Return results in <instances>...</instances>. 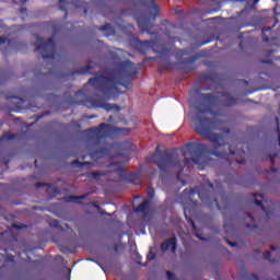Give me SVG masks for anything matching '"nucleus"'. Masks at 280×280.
I'll list each match as a JSON object with an SVG mask.
<instances>
[{
    "label": "nucleus",
    "mask_w": 280,
    "mask_h": 280,
    "mask_svg": "<svg viewBox=\"0 0 280 280\" xmlns=\"http://www.w3.org/2000/svg\"><path fill=\"white\" fill-rule=\"evenodd\" d=\"M199 97L205 104H199L195 107L196 116L192 118L194 129L200 137L208 139V141L212 143L213 149L209 148V144L188 142L185 144V149L192 158H186L183 162L178 159V154L168 151H159V148L155 153L150 155V162L154 163L161 172H167V167H176L177 178H180V174H183L185 167L191 170L192 163L197 165L198 170H205V167L213 161V159L209 158L207 154L215 156L217 159H226V161H229V156H235V154H237L236 151L231 149V143H226L224 136L213 133V130H220L224 132V135H230L231 129H220V126L223 124L222 120L207 117V115L211 113V106H213L218 100H220L222 106L231 108V106L237 105V98L233 97L229 92H218L217 94L201 93Z\"/></svg>",
    "instance_id": "f257e3e1"
},
{
    "label": "nucleus",
    "mask_w": 280,
    "mask_h": 280,
    "mask_svg": "<svg viewBox=\"0 0 280 280\" xmlns=\"http://www.w3.org/2000/svg\"><path fill=\"white\" fill-rule=\"evenodd\" d=\"M91 69H93V60H89L85 67L73 70L68 75H96L89 79L88 84L100 91L107 100L119 93V86L130 89L132 86L130 79L137 74V68L130 60L118 63L116 69L107 72V75L91 73Z\"/></svg>",
    "instance_id": "f03ea898"
},
{
    "label": "nucleus",
    "mask_w": 280,
    "mask_h": 280,
    "mask_svg": "<svg viewBox=\"0 0 280 280\" xmlns=\"http://www.w3.org/2000/svg\"><path fill=\"white\" fill-rule=\"evenodd\" d=\"M128 129H121L108 125L106 122L100 124L97 127H92L85 130L88 136V152L93 161L100 159H112L113 148L115 144L106 143L109 135H124Z\"/></svg>",
    "instance_id": "7ed1b4c3"
},
{
    "label": "nucleus",
    "mask_w": 280,
    "mask_h": 280,
    "mask_svg": "<svg viewBox=\"0 0 280 280\" xmlns=\"http://www.w3.org/2000/svg\"><path fill=\"white\" fill-rule=\"evenodd\" d=\"M198 194L201 202H203L208 209H213V207H217L219 211H222V208L220 207V203L218 202V199L215 198V188H213V184L211 182H208V184H205L201 188H190L185 189L183 191V197L188 196L189 200L194 198Z\"/></svg>",
    "instance_id": "20e7f679"
},
{
    "label": "nucleus",
    "mask_w": 280,
    "mask_h": 280,
    "mask_svg": "<svg viewBox=\"0 0 280 280\" xmlns=\"http://www.w3.org/2000/svg\"><path fill=\"white\" fill-rule=\"evenodd\" d=\"M145 8H148L149 12L152 14V16H148L144 14H140L136 18V21L138 23V27L143 33L147 32V34H150V30L154 27V23L156 22V16L160 14L161 9H159V5L154 0H147L144 2Z\"/></svg>",
    "instance_id": "39448f33"
},
{
    "label": "nucleus",
    "mask_w": 280,
    "mask_h": 280,
    "mask_svg": "<svg viewBox=\"0 0 280 280\" xmlns=\"http://www.w3.org/2000/svg\"><path fill=\"white\" fill-rule=\"evenodd\" d=\"M71 106H85V108H103V110H106L107 113H110V110H114L115 113H119L121 110V107H119L116 104L107 103L104 100H97L94 97H88L85 100L80 101H70Z\"/></svg>",
    "instance_id": "423d86ee"
},
{
    "label": "nucleus",
    "mask_w": 280,
    "mask_h": 280,
    "mask_svg": "<svg viewBox=\"0 0 280 280\" xmlns=\"http://www.w3.org/2000/svg\"><path fill=\"white\" fill-rule=\"evenodd\" d=\"M34 46L35 51H40L44 60H56V42L52 37L45 40L37 36V43Z\"/></svg>",
    "instance_id": "0eeeda50"
},
{
    "label": "nucleus",
    "mask_w": 280,
    "mask_h": 280,
    "mask_svg": "<svg viewBox=\"0 0 280 280\" xmlns=\"http://www.w3.org/2000/svg\"><path fill=\"white\" fill-rule=\"evenodd\" d=\"M113 167L115 168L116 174L120 176V178H124L127 183H133L135 185H139V173H126V168L124 166V163L121 162H114Z\"/></svg>",
    "instance_id": "6e6552de"
},
{
    "label": "nucleus",
    "mask_w": 280,
    "mask_h": 280,
    "mask_svg": "<svg viewBox=\"0 0 280 280\" xmlns=\"http://www.w3.org/2000/svg\"><path fill=\"white\" fill-rule=\"evenodd\" d=\"M160 60L162 62H160L158 71H159V73H163V71H167V69H170V67H172V63L170 62V50L168 49H164L161 51Z\"/></svg>",
    "instance_id": "1a4fd4ad"
},
{
    "label": "nucleus",
    "mask_w": 280,
    "mask_h": 280,
    "mask_svg": "<svg viewBox=\"0 0 280 280\" xmlns=\"http://www.w3.org/2000/svg\"><path fill=\"white\" fill-rule=\"evenodd\" d=\"M152 43H154V40H139L136 39L135 40V49L137 51H139V54H141L142 56H145V54H148V49H150V47H152Z\"/></svg>",
    "instance_id": "9d476101"
},
{
    "label": "nucleus",
    "mask_w": 280,
    "mask_h": 280,
    "mask_svg": "<svg viewBox=\"0 0 280 280\" xmlns=\"http://www.w3.org/2000/svg\"><path fill=\"white\" fill-rule=\"evenodd\" d=\"M177 238L176 236H173L171 238L165 240L162 244H161V250L162 253H166V250L168 248H171L172 253H176V248H177Z\"/></svg>",
    "instance_id": "9b49d317"
},
{
    "label": "nucleus",
    "mask_w": 280,
    "mask_h": 280,
    "mask_svg": "<svg viewBox=\"0 0 280 280\" xmlns=\"http://www.w3.org/2000/svg\"><path fill=\"white\" fill-rule=\"evenodd\" d=\"M198 58H200V55L196 54L191 57L183 59L182 65H184L186 73H189V71H194V65H196V60H198Z\"/></svg>",
    "instance_id": "f8f14e48"
},
{
    "label": "nucleus",
    "mask_w": 280,
    "mask_h": 280,
    "mask_svg": "<svg viewBox=\"0 0 280 280\" xmlns=\"http://www.w3.org/2000/svg\"><path fill=\"white\" fill-rule=\"evenodd\" d=\"M88 195L82 196H73L70 195L68 197H65L66 202H73L74 205H82V201L80 200H86Z\"/></svg>",
    "instance_id": "ddd939ff"
},
{
    "label": "nucleus",
    "mask_w": 280,
    "mask_h": 280,
    "mask_svg": "<svg viewBox=\"0 0 280 280\" xmlns=\"http://www.w3.org/2000/svg\"><path fill=\"white\" fill-rule=\"evenodd\" d=\"M150 208V199H144L137 208H135L136 213H145Z\"/></svg>",
    "instance_id": "4468645a"
},
{
    "label": "nucleus",
    "mask_w": 280,
    "mask_h": 280,
    "mask_svg": "<svg viewBox=\"0 0 280 280\" xmlns=\"http://www.w3.org/2000/svg\"><path fill=\"white\" fill-rule=\"evenodd\" d=\"M201 80L206 82H218V74L215 72L202 73Z\"/></svg>",
    "instance_id": "2eb2a0df"
},
{
    "label": "nucleus",
    "mask_w": 280,
    "mask_h": 280,
    "mask_svg": "<svg viewBox=\"0 0 280 280\" xmlns=\"http://www.w3.org/2000/svg\"><path fill=\"white\" fill-rule=\"evenodd\" d=\"M100 32H105V36H115V28L110 24L98 27Z\"/></svg>",
    "instance_id": "dca6fc26"
},
{
    "label": "nucleus",
    "mask_w": 280,
    "mask_h": 280,
    "mask_svg": "<svg viewBox=\"0 0 280 280\" xmlns=\"http://www.w3.org/2000/svg\"><path fill=\"white\" fill-rule=\"evenodd\" d=\"M15 138H16V133L7 131L0 137V143H3L4 141H13V139Z\"/></svg>",
    "instance_id": "f3484780"
},
{
    "label": "nucleus",
    "mask_w": 280,
    "mask_h": 280,
    "mask_svg": "<svg viewBox=\"0 0 280 280\" xmlns=\"http://www.w3.org/2000/svg\"><path fill=\"white\" fill-rule=\"evenodd\" d=\"M257 207H260L261 210L266 213L268 220H270V215H272V211L267 210L266 207H264V202L261 200H255L254 201Z\"/></svg>",
    "instance_id": "a211bd4d"
},
{
    "label": "nucleus",
    "mask_w": 280,
    "mask_h": 280,
    "mask_svg": "<svg viewBox=\"0 0 280 280\" xmlns=\"http://www.w3.org/2000/svg\"><path fill=\"white\" fill-rule=\"evenodd\" d=\"M71 165H77V167H89L95 165L93 162H80V160H74Z\"/></svg>",
    "instance_id": "6ab92c4d"
},
{
    "label": "nucleus",
    "mask_w": 280,
    "mask_h": 280,
    "mask_svg": "<svg viewBox=\"0 0 280 280\" xmlns=\"http://www.w3.org/2000/svg\"><path fill=\"white\" fill-rule=\"evenodd\" d=\"M49 226H51V229H59L62 231V225H60V221H58L57 219H51L49 221Z\"/></svg>",
    "instance_id": "aec40b11"
},
{
    "label": "nucleus",
    "mask_w": 280,
    "mask_h": 280,
    "mask_svg": "<svg viewBox=\"0 0 280 280\" xmlns=\"http://www.w3.org/2000/svg\"><path fill=\"white\" fill-rule=\"evenodd\" d=\"M272 27H264L262 28V40L264 43H270V37H268V35H266V32H271Z\"/></svg>",
    "instance_id": "412c9836"
},
{
    "label": "nucleus",
    "mask_w": 280,
    "mask_h": 280,
    "mask_svg": "<svg viewBox=\"0 0 280 280\" xmlns=\"http://www.w3.org/2000/svg\"><path fill=\"white\" fill-rule=\"evenodd\" d=\"M60 7L59 9L65 12V19H67V15L69 14V11L67 10V7H65V4H67L66 0H59Z\"/></svg>",
    "instance_id": "4be33fe9"
},
{
    "label": "nucleus",
    "mask_w": 280,
    "mask_h": 280,
    "mask_svg": "<svg viewBox=\"0 0 280 280\" xmlns=\"http://www.w3.org/2000/svg\"><path fill=\"white\" fill-rule=\"evenodd\" d=\"M187 213H191V209H189L186 205H184V214L186 220H189L192 224V229H196V223H194V221L191 219L187 218Z\"/></svg>",
    "instance_id": "5701e85b"
},
{
    "label": "nucleus",
    "mask_w": 280,
    "mask_h": 280,
    "mask_svg": "<svg viewBox=\"0 0 280 280\" xmlns=\"http://www.w3.org/2000/svg\"><path fill=\"white\" fill-rule=\"evenodd\" d=\"M183 56H189V50H187V49H178L176 51V58H183Z\"/></svg>",
    "instance_id": "b1692460"
},
{
    "label": "nucleus",
    "mask_w": 280,
    "mask_h": 280,
    "mask_svg": "<svg viewBox=\"0 0 280 280\" xmlns=\"http://www.w3.org/2000/svg\"><path fill=\"white\" fill-rule=\"evenodd\" d=\"M5 43L8 44L9 47L10 45H12V40L8 39V37H0V45H5Z\"/></svg>",
    "instance_id": "393cba45"
},
{
    "label": "nucleus",
    "mask_w": 280,
    "mask_h": 280,
    "mask_svg": "<svg viewBox=\"0 0 280 280\" xmlns=\"http://www.w3.org/2000/svg\"><path fill=\"white\" fill-rule=\"evenodd\" d=\"M270 257H272V253H270V250H267L264 254V259H267V261H270L271 264H275V260H270Z\"/></svg>",
    "instance_id": "a878e982"
},
{
    "label": "nucleus",
    "mask_w": 280,
    "mask_h": 280,
    "mask_svg": "<svg viewBox=\"0 0 280 280\" xmlns=\"http://www.w3.org/2000/svg\"><path fill=\"white\" fill-rule=\"evenodd\" d=\"M5 264H14V256L13 255H7L5 256Z\"/></svg>",
    "instance_id": "bb28decb"
},
{
    "label": "nucleus",
    "mask_w": 280,
    "mask_h": 280,
    "mask_svg": "<svg viewBox=\"0 0 280 280\" xmlns=\"http://www.w3.org/2000/svg\"><path fill=\"white\" fill-rule=\"evenodd\" d=\"M166 277L168 280H176V275L172 271H166Z\"/></svg>",
    "instance_id": "cd10ccee"
},
{
    "label": "nucleus",
    "mask_w": 280,
    "mask_h": 280,
    "mask_svg": "<svg viewBox=\"0 0 280 280\" xmlns=\"http://www.w3.org/2000/svg\"><path fill=\"white\" fill-rule=\"evenodd\" d=\"M153 259H156V254L150 252V254L147 256L148 261H153Z\"/></svg>",
    "instance_id": "c85d7f7f"
},
{
    "label": "nucleus",
    "mask_w": 280,
    "mask_h": 280,
    "mask_svg": "<svg viewBox=\"0 0 280 280\" xmlns=\"http://www.w3.org/2000/svg\"><path fill=\"white\" fill-rule=\"evenodd\" d=\"M147 194L149 198H154V194H155L154 188H148Z\"/></svg>",
    "instance_id": "c756f323"
},
{
    "label": "nucleus",
    "mask_w": 280,
    "mask_h": 280,
    "mask_svg": "<svg viewBox=\"0 0 280 280\" xmlns=\"http://www.w3.org/2000/svg\"><path fill=\"white\" fill-rule=\"evenodd\" d=\"M90 176L92 178H100V176H102V173H100V172H92V173H90Z\"/></svg>",
    "instance_id": "7c9ffc66"
},
{
    "label": "nucleus",
    "mask_w": 280,
    "mask_h": 280,
    "mask_svg": "<svg viewBox=\"0 0 280 280\" xmlns=\"http://www.w3.org/2000/svg\"><path fill=\"white\" fill-rule=\"evenodd\" d=\"M247 279L248 280H259V277H257V275H255V273H252V275L248 276Z\"/></svg>",
    "instance_id": "2f4dec72"
},
{
    "label": "nucleus",
    "mask_w": 280,
    "mask_h": 280,
    "mask_svg": "<svg viewBox=\"0 0 280 280\" xmlns=\"http://www.w3.org/2000/svg\"><path fill=\"white\" fill-rule=\"evenodd\" d=\"M40 261L39 260H34V261H32V266H33V268H38V266H40Z\"/></svg>",
    "instance_id": "473e14b6"
},
{
    "label": "nucleus",
    "mask_w": 280,
    "mask_h": 280,
    "mask_svg": "<svg viewBox=\"0 0 280 280\" xmlns=\"http://www.w3.org/2000/svg\"><path fill=\"white\" fill-rule=\"evenodd\" d=\"M224 240H225V242H226L230 246H232V247L237 246V243H236V242H230L229 238H224Z\"/></svg>",
    "instance_id": "72a5a7b5"
},
{
    "label": "nucleus",
    "mask_w": 280,
    "mask_h": 280,
    "mask_svg": "<svg viewBox=\"0 0 280 280\" xmlns=\"http://www.w3.org/2000/svg\"><path fill=\"white\" fill-rule=\"evenodd\" d=\"M273 54H275V50L272 49L266 50L267 58H270V56H272Z\"/></svg>",
    "instance_id": "f704fd0d"
},
{
    "label": "nucleus",
    "mask_w": 280,
    "mask_h": 280,
    "mask_svg": "<svg viewBox=\"0 0 280 280\" xmlns=\"http://www.w3.org/2000/svg\"><path fill=\"white\" fill-rule=\"evenodd\" d=\"M84 95V90H79L77 93H75V97H80Z\"/></svg>",
    "instance_id": "c9c22d12"
},
{
    "label": "nucleus",
    "mask_w": 280,
    "mask_h": 280,
    "mask_svg": "<svg viewBox=\"0 0 280 280\" xmlns=\"http://www.w3.org/2000/svg\"><path fill=\"white\" fill-rule=\"evenodd\" d=\"M262 65H272V59L269 60H261L260 61Z\"/></svg>",
    "instance_id": "e433bc0d"
},
{
    "label": "nucleus",
    "mask_w": 280,
    "mask_h": 280,
    "mask_svg": "<svg viewBox=\"0 0 280 280\" xmlns=\"http://www.w3.org/2000/svg\"><path fill=\"white\" fill-rule=\"evenodd\" d=\"M45 183H36L35 184V187L37 188V189H39V187H45Z\"/></svg>",
    "instance_id": "4c0bfd02"
},
{
    "label": "nucleus",
    "mask_w": 280,
    "mask_h": 280,
    "mask_svg": "<svg viewBox=\"0 0 280 280\" xmlns=\"http://www.w3.org/2000/svg\"><path fill=\"white\" fill-rule=\"evenodd\" d=\"M246 228H247V229H257L258 226H257V224H250V223H248V224L246 225Z\"/></svg>",
    "instance_id": "58836bf2"
},
{
    "label": "nucleus",
    "mask_w": 280,
    "mask_h": 280,
    "mask_svg": "<svg viewBox=\"0 0 280 280\" xmlns=\"http://www.w3.org/2000/svg\"><path fill=\"white\" fill-rule=\"evenodd\" d=\"M246 163V161L245 160H236V164L237 165H244Z\"/></svg>",
    "instance_id": "ea45409f"
},
{
    "label": "nucleus",
    "mask_w": 280,
    "mask_h": 280,
    "mask_svg": "<svg viewBox=\"0 0 280 280\" xmlns=\"http://www.w3.org/2000/svg\"><path fill=\"white\" fill-rule=\"evenodd\" d=\"M277 155H270V163H271V165H275V158H276Z\"/></svg>",
    "instance_id": "a19ab883"
},
{
    "label": "nucleus",
    "mask_w": 280,
    "mask_h": 280,
    "mask_svg": "<svg viewBox=\"0 0 280 280\" xmlns=\"http://www.w3.org/2000/svg\"><path fill=\"white\" fill-rule=\"evenodd\" d=\"M9 100H20V102H23V98H21V97H15V96H10Z\"/></svg>",
    "instance_id": "79ce46f5"
},
{
    "label": "nucleus",
    "mask_w": 280,
    "mask_h": 280,
    "mask_svg": "<svg viewBox=\"0 0 280 280\" xmlns=\"http://www.w3.org/2000/svg\"><path fill=\"white\" fill-rule=\"evenodd\" d=\"M241 83L245 84V86H248V81L246 80H240Z\"/></svg>",
    "instance_id": "37998d69"
},
{
    "label": "nucleus",
    "mask_w": 280,
    "mask_h": 280,
    "mask_svg": "<svg viewBox=\"0 0 280 280\" xmlns=\"http://www.w3.org/2000/svg\"><path fill=\"white\" fill-rule=\"evenodd\" d=\"M190 205H192L194 207H197L198 201H194V200L190 199Z\"/></svg>",
    "instance_id": "c03bdc74"
},
{
    "label": "nucleus",
    "mask_w": 280,
    "mask_h": 280,
    "mask_svg": "<svg viewBox=\"0 0 280 280\" xmlns=\"http://www.w3.org/2000/svg\"><path fill=\"white\" fill-rule=\"evenodd\" d=\"M247 215H248L249 219H252V221L255 220V217H253L252 213H247Z\"/></svg>",
    "instance_id": "a18cd8bd"
},
{
    "label": "nucleus",
    "mask_w": 280,
    "mask_h": 280,
    "mask_svg": "<svg viewBox=\"0 0 280 280\" xmlns=\"http://www.w3.org/2000/svg\"><path fill=\"white\" fill-rule=\"evenodd\" d=\"M197 237L199 238V240H201L202 242H205L207 238H205V237H201V236H199L198 234H197Z\"/></svg>",
    "instance_id": "49530a36"
},
{
    "label": "nucleus",
    "mask_w": 280,
    "mask_h": 280,
    "mask_svg": "<svg viewBox=\"0 0 280 280\" xmlns=\"http://www.w3.org/2000/svg\"><path fill=\"white\" fill-rule=\"evenodd\" d=\"M3 259H5V256L0 254V261H2Z\"/></svg>",
    "instance_id": "de8ad7c7"
},
{
    "label": "nucleus",
    "mask_w": 280,
    "mask_h": 280,
    "mask_svg": "<svg viewBox=\"0 0 280 280\" xmlns=\"http://www.w3.org/2000/svg\"><path fill=\"white\" fill-rule=\"evenodd\" d=\"M39 77H40V72H36L35 78H39Z\"/></svg>",
    "instance_id": "09e8293b"
},
{
    "label": "nucleus",
    "mask_w": 280,
    "mask_h": 280,
    "mask_svg": "<svg viewBox=\"0 0 280 280\" xmlns=\"http://www.w3.org/2000/svg\"><path fill=\"white\" fill-rule=\"evenodd\" d=\"M271 250H277V247L275 245H271Z\"/></svg>",
    "instance_id": "8fccbe9b"
},
{
    "label": "nucleus",
    "mask_w": 280,
    "mask_h": 280,
    "mask_svg": "<svg viewBox=\"0 0 280 280\" xmlns=\"http://www.w3.org/2000/svg\"><path fill=\"white\" fill-rule=\"evenodd\" d=\"M14 229H21V226H19L18 224H13Z\"/></svg>",
    "instance_id": "3c124183"
},
{
    "label": "nucleus",
    "mask_w": 280,
    "mask_h": 280,
    "mask_svg": "<svg viewBox=\"0 0 280 280\" xmlns=\"http://www.w3.org/2000/svg\"><path fill=\"white\" fill-rule=\"evenodd\" d=\"M1 51H2V54H5V48H3V47H1Z\"/></svg>",
    "instance_id": "603ef678"
},
{
    "label": "nucleus",
    "mask_w": 280,
    "mask_h": 280,
    "mask_svg": "<svg viewBox=\"0 0 280 280\" xmlns=\"http://www.w3.org/2000/svg\"><path fill=\"white\" fill-rule=\"evenodd\" d=\"M257 3H259V0H254V4H257Z\"/></svg>",
    "instance_id": "864d4df0"
},
{
    "label": "nucleus",
    "mask_w": 280,
    "mask_h": 280,
    "mask_svg": "<svg viewBox=\"0 0 280 280\" xmlns=\"http://www.w3.org/2000/svg\"><path fill=\"white\" fill-rule=\"evenodd\" d=\"M257 196L261 197V195L254 194V198H257Z\"/></svg>",
    "instance_id": "5fc2aeb1"
},
{
    "label": "nucleus",
    "mask_w": 280,
    "mask_h": 280,
    "mask_svg": "<svg viewBox=\"0 0 280 280\" xmlns=\"http://www.w3.org/2000/svg\"><path fill=\"white\" fill-rule=\"evenodd\" d=\"M217 20H218V18H212V19H211V21H217Z\"/></svg>",
    "instance_id": "6e6d98bb"
},
{
    "label": "nucleus",
    "mask_w": 280,
    "mask_h": 280,
    "mask_svg": "<svg viewBox=\"0 0 280 280\" xmlns=\"http://www.w3.org/2000/svg\"><path fill=\"white\" fill-rule=\"evenodd\" d=\"M121 14H126V10H122V11H121Z\"/></svg>",
    "instance_id": "4d7b16f0"
},
{
    "label": "nucleus",
    "mask_w": 280,
    "mask_h": 280,
    "mask_svg": "<svg viewBox=\"0 0 280 280\" xmlns=\"http://www.w3.org/2000/svg\"><path fill=\"white\" fill-rule=\"evenodd\" d=\"M249 93H253V92H245V95H249Z\"/></svg>",
    "instance_id": "13d9d810"
},
{
    "label": "nucleus",
    "mask_w": 280,
    "mask_h": 280,
    "mask_svg": "<svg viewBox=\"0 0 280 280\" xmlns=\"http://www.w3.org/2000/svg\"><path fill=\"white\" fill-rule=\"evenodd\" d=\"M240 47H241V49H244V47L242 46V44H240Z\"/></svg>",
    "instance_id": "bf43d9fd"
},
{
    "label": "nucleus",
    "mask_w": 280,
    "mask_h": 280,
    "mask_svg": "<svg viewBox=\"0 0 280 280\" xmlns=\"http://www.w3.org/2000/svg\"><path fill=\"white\" fill-rule=\"evenodd\" d=\"M229 165H233V162H229Z\"/></svg>",
    "instance_id": "052dcab7"
},
{
    "label": "nucleus",
    "mask_w": 280,
    "mask_h": 280,
    "mask_svg": "<svg viewBox=\"0 0 280 280\" xmlns=\"http://www.w3.org/2000/svg\"><path fill=\"white\" fill-rule=\"evenodd\" d=\"M66 229H69V224H66Z\"/></svg>",
    "instance_id": "680f3d73"
},
{
    "label": "nucleus",
    "mask_w": 280,
    "mask_h": 280,
    "mask_svg": "<svg viewBox=\"0 0 280 280\" xmlns=\"http://www.w3.org/2000/svg\"><path fill=\"white\" fill-rule=\"evenodd\" d=\"M207 43H209V42H203V45H207Z\"/></svg>",
    "instance_id": "e2e57ef3"
},
{
    "label": "nucleus",
    "mask_w": 280,
    "mask_h": 280,
    "mask_svg": "<svg viewBox=\"0 0 280 280\" xmlns=\"http://www.w3.org/2000/svg\"><path fill=\"white\" fill-rule=\"evenodd\" d=\"M36 163H38V161L35 160V165H36Z\"/></svg>",
    "instance_id": "0e129e2a"
},
{
    "label": "nucleus",
    "mask_w": 280,
    "mask_h": 280,
    "mask_svg": "<svg viewBox=\"0 0 280 280\" xmlns=\"http://www.w3.org/2000/svg\"><path fill=\"white\" fill-rule=\"evenodd\" d=\"M84 14H86V10H84Z\"/></svg>",
    "instance_id": "69168bd1"
},
{
    "label": "nucleus",
    "mask_w": 280,
    "mask_h": 280,
    "mask_svg": "<svg viewBox=\"0 0 280 280\" xmlns=\"http://www.w3.org/2000/svg\"><path fill=\"white\" fill-rule=\"evenodd\" d=\"M48 73H54L52 71H49Z\"/></svg>",
    "instance_id": "338daca9"
},
{
    "label": "nucleus",
    "mask_w": 280,
    "mask_h": 280,
    "mask_svg": "<svg viewBox=\"0 0 280 280\" xmlns=\"http://www.w3.org/2000/svg\"><path fill=\"white\" fill-rule=\"evenodd\" d=\"M107 215H113V214L108 213Z\"/></svg>",
    "instance_id": "774afa93"
}]
</instances>
